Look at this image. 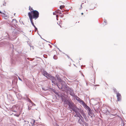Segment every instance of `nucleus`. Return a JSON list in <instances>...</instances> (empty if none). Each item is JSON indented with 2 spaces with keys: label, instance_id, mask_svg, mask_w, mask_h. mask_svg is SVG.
I'll return each instance as SVG.
<instances>
[{
  "label": "nucleus",
  "instance_id": "24",
  "mask_svg": "<svg viewBox=\"0 0 126 126\" xmlns=\"http://www.w3.org/2000/svg\"><path fill=\"white\" fill-rule=\"evenodd\" d=\"M0 13H1V14L2 13L0 11Z\"/></svg>",
  "mask_w": 126,
  "mask_h": 126
},
{
  "label": "nucleus",
  "instance_id": "11",
  "mask_svg": "<svg viewBox=\"0 0 126 126\" xmlns=\"http://www.w3.org/2000/svg\"><path fill=\"white\" fill-rule=\"evenodd\" d=\"M58 81L59 82V83H61L63 81H62V80L60 79H58Z\"/></svg>",
  "mask_w": 126,
  "mask_h": 126
},
{
  "label": "nucleus",
  "instance_id": "16",
  "mask_svg": "<svg viewBox=\"0 0 126 126\" xmlns=\"http://www.w3.org/2000/svg\"><path fill=\"white\" fill-rule=\"evenodd\" d=\"M15 116H16L17 117H18L19 116V115H17V114L16 115V114H15Z\"/></svg>",
  "mask_w": 126,
  "mask_h": 126
},
{
  "label": "nucleus",
  "instance_id": "15",
  "mask_svg": "<svg viewBox=\"0 0 126 126\" xmlns=\"http://www.w3.org/2000/svg\"><path fill=\"white\" fill-rule=\"evenodd\" d=\"M83 117L85 118V117H86V115L85 114H84L83 115Z\"/></svg>",
  "mask_w": 126,
  "mask_h": 126
},
{
  "label": "nucleus",
  "instance_id": "25",
  "mask_svg": "<svg viewBox=\"0 0 126 126\" xmlns=\"http://www.w3.org/2000/svg\"><path fill=\"white\" fill-rule=\"evenodd\" d=\"M67 56L68 57V58H69V57L68 56V55H67Z\"/></svg>",
  "mask_w": 126,
  "mask_h": 126
},
{
  "label": "nucleus",
  "instance_id": "17",
  "mask_svg": "<svg viewBox=\"0 0 126 126\" xmlns=\"http://www.w3.org/2000/svg\"><path fill=\"white\" fill-rule=\"evenodd\" d=\"M113 90H114V91L115 92V91H116V89L115 88L113 89Z\"/></svg>",
  "mask_w": 126,
  "mask_h": 126
},
{
  "label": "nucleus",
  "instance_id": "4",
  "mask_svg": "<svg viewBox=\"0 0 126 126\" xmlns=\"http://www.w3.org/2000/svg\"><path fill=\"white\" fill-rule=\"evenodd\" d=\"M29 125L31 126H34L36 125L35 120L33 119H31L29 121Z\"/></svg>",
  "mask_w": 126,
  "mask_h": 126
},
{
  "label": "nucleus",
  "instance_id": "26",
  "mask_svg": "<svg viewBox=\"0 0 126 126\" xmlns=\"http://www.w3.org/2000/svg\"><path fill=\"white\" fill-rule=\"evenodd\" d=\"M76 115H74V116H75V117H76Z\"/></svg>",
  "mask_w": 126,
  "mask_h": 126
},
{
  "label": "nucleus",
  "instance_id": "18",
  "mask_svg": "<svg viewBox=\"0 0 126 126\" xmlns=\"http://www.w3.org/2000/svg\"><path fill=\"white\" fill-rule=\"evenodd\" d=\"M56 13H55V12H53V15H55Z\"/></svg>",
  "mask_w": 126,
  "mask_h": 126
},
{
  "label": "nucleus",
  "instance_id": "27",
  "mask_svg": "<svg viewBox=\"0 0 126 126\" xmlns=\"http://www.w3.org/2000/svg\"><path fill=\"white\" fill-rule=\"evenodd\" d=\"M50 47H51V46H50Z\"/></svg>",
  "mask_w": 126,
  "mask_h": 126
},
{
  "label": "nucleus",
  "instance_id": "9",
  "mask_svg": "<svg viewBox=\"0 0 126 126\" xmlns=\"http://www.w3.org/2000/svg\"><path fill=\"white\" fill-rule=\"evenodd\" d=\"M29 10L30 11V12L34 10L32 8V7L31 6H30L29 7Z\"/></svg>",
  "mask_w": 126,
  "mask_h": 126
},
{
  "label": "nucleus",
  "instance_id": "6",
  "mask_svg": "<svg viewBox=\"0 0 126 126\" xmlns=\"http://www.w3.org/2000/svg\"><path fill=\"white\" fill-rule=\"evenodd\" d=\"M79 119L78 120V122L80 124H82V123H83L84 122V119L83 117H82V116H81V117H79Z\"/></svg>",
  "mask_w": 126,
  "mask_h": 126
},
{
  "label": "nucleus",
  "instance_id": "12",
  "mask_svg": "<svg viewBox=\"0 0 126 126\" xmlns=\"http://www.w3.org/2000/svg\"><path fill=\"white\" fill-rule=\"evenodd\" d=\"M60 16L61 17H63V14H62L61 13H60Z\"/></svg>",
  "mask_w": 126,
  "mask_h": 126
},
{
  "label": "nucleus",
  "instance_id": "20",
  "mask_svg": "<svg viewBox=\"0 0 126 126\" xmlns=\"http://www.w3.org/2000/svg\"><path fill=\"white\" fill-rule=\"evenodd\" d=\"M19 80H21V79L20 78H19Z\"/></svg>",
  "mask_w": 126,
  "mask_h": 126
},
{
  "label": "nucleus",
  "instance_id": "21",
  "mask_svg": "<svg viewBox=\"0 0 126 126\" xmlns=\"http://www.w3.org/2000/svg\"><path fill=\"white\" fill-rule=\"evenodd\" d=\"M56 16L57 17H58V15H56Z\"/></svg>",
  "mask_w": 126,
  "mask_h": 126
},
{
  "label": "nucleus",
  "instance_id": "13",
  "mask_svg": "<svg viewBox=\"0 0 126 126\" xmlns=\"http://www.w3.org/2000/svg\"><path fill=\"white\" fill-rule=\"evenodd\" d=\"M64 6L63 5H61L60 6V8L61 9H62L64 7Z\"/></svg>",
  "mask_w": 126,
  "mask_h": 126
},
{
  "label": "nucleus",
  "instance_id": "3",
  "mask_svg": "<svg viewBox=\"0 0 126 126\" xmlns=\"http://www.w3.org/2000/svg\"><path fill=\"white\" fill-rule=\"evenodd\" d=\"M68 105L69 108L70 109H72L73 111H75L76 110V107L73 103H69Z\"/></svg>",
  "mask_w": 126,
  "mask_h": 126
},
{
  "label": "nucleus",
  "instance_id": "1",
  "mask_svg": "<svg viewBox=\"0 0 126 126\" xmlns=\"http://www.w3.org/2000/svg\"><path fill=\"white\" fill-rule=\"evenodd\" d=\"M39 12L35 10L29 12L28 13V16L32 25L36 30L37 29L34 24L33 19H34L35 20L36 19L39 17Z\"/></svg>",
  "mask_w": 126,
  "mask_h": 126
},
{
  "label": "nucleus",
  "instance_id": "14",
  "mask_svg": "<svg viewBox=\"0 0 126 126\" xmlns=\"http://www.w3.org/2000/svg\"><path fill=\"white\" fill-rule=\"evenodd\" d=\"M29 102H30V103H32V101H31V100L30 99H29Z\"/></svg>",
  "mask_w": 126,
  "mask_h": 126
},
{
  "label": "nucleus",
  "instance_id": "22",
  "mask_svg": "<svg viewBox=\"0 0 126 126\" xmlns=\"http://www.w3.org/2000/svg\"><path fill=\"white\" fill-rule=\"evenodd\" d=\"M81 14L82 15L83 14V13H81Z\"/></svg>",
  "mask_w": 126,
  "mask_h": 126
},
{
  "label": "nucleus",
  "instance_id": "10",
  "mask_svg": "<svg viewBox=\"0 0 126 126\" xmlns=\"http://www.w3.org/2000/svg\"><path fill=\"white\" fill-rule=\"evenodd\" d=\"M55 13H58V14H60V11L59 10H57L56 11H55Z\"/></svg>",
  "mask_w": 126,
  "mask_h": 126
},
{
  "label": "nucleus",
  "instance_id": "2",
  "mask_svg": "<svg viewBox=\"0 0 126 126\" xmlns=\"http://www.w3.org/2000/svg\"><path fill=\"white\" fill-rule=\"evenodd\" d=\"M65 84H66L64 81L62 82L61 83H59V84L57 83L56 84L57 86L60 89H62L64 88Z\"/></svg>",
  "mask_w": 126,
  "mask_h": 126
},
{
  "label": "nucleus",
  "instance_id": "5",
  "mask_svg": "<svg viewBox=\"0 0 126 126\" xmlns=\"http://www.w3.org/2000/svg\"><path fill=\"white\" fill-rule=\"evenodd\" d=\"M116 97L117 101H120L121 100V94L119 93H116Z\"/></svg>",
  "mask_w": 126,
  "mask_h": 126
},
{
  "label": "nucleus",
  "instance_id": "8",
  "mask_svg": "<svg viewBox=\"0 0 126 126\" xmlns=\"http://www.w3.org/2000/svg\"><path fill=\"white\" fill-rule=\"evenodd\" d=\"M24 126H28L29 122L27 121L24 120Z\"/></svg>",
  "mask_w": 126,
  "mask_h": 126
},
{
  "label": "nucleus",
  "instance_id": "7",
  "mask_svg": "<svg viewBox=\"0 0 126 126\" xmlns=\"http://www.w3.org/2000/svg\"><path fill=\"white\" fill-rule=\"evenodd\" d=\"M74 111L76 113L77 117H80L81 116H82L80 114V113L78 112L76 110H75V111Z\"/></svg>",
  "mask_w": 126,
  "mask_h": 126
},
{
  "label": "nucleus",
  "instance_id": "23",
  "mask_svg": "<svg viewBox=\"0 0 126 126\" xmlns=\"http://www.w3.org/2000/svg\"><path fill=\"white\" fill-rule=\"evenodd\" d=\"M81 8H82V4L81 5Z\"/></svg>",
  "mask_w": 126,
  "mask_h": 126
},
{
  "label": "nucleus",
  "instance_id": "19",
  "mask_svg": "<svg viewBox=\"0 0 126 126\" xmlns=\"http://www.w3.org/2000/svg\"><path fill=\"white\" fill-rule=\"evenodd\" d=\"M52 79L53 80V79H55V78H54V77H52Z\"/></svg>",
  "mask_w": 126,
  "mask_h": 126
}]
</instances>
